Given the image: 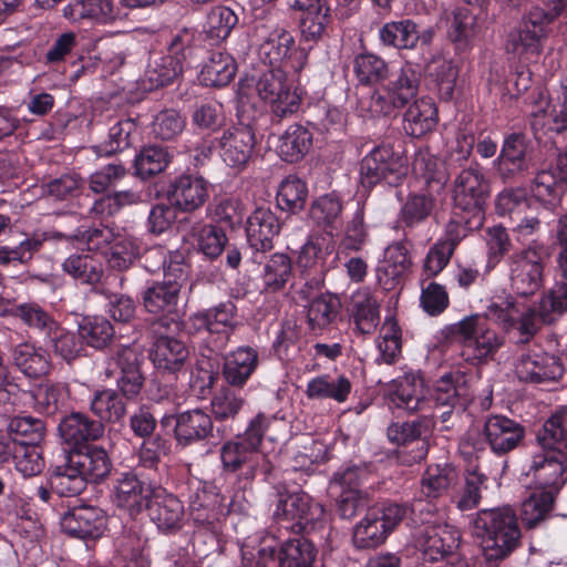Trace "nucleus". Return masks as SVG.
Wrapping results in <instances>:
<instances>
[{
	"instance_id": "nucleus-1",
	"label": "nucleus",
	"mask_w": 567,
	"mask_h": 567,
	"mask_svg": "<svg viewBox=\"0 0 567 567\" xmlns=\"http://www.w3.org/2000/svg\"><path fill=\"white\" fill-rule=\"evenodd\" d=\"M421 73L411 64L400 68L389 84L378 87L371 95L372 113L396 117L402 114L403 130L412 137H422L437 123V110L430 97H417Z\"/></svg>"
},
{
	"instance_id": "nucleus-2",
	"label": "nucleus",
	"mask_w": 567,
	"mask_h": 567,
	"mask_svg": "<svg viewBox=\"0 0 567 567\" xmlns=\"http://www.w3.org/2000/svg\"><path fill=\"white\" fill-rule=\"evenodd\" d=\"M269 426V420L257 414L243 434L226 441L220 450L223 470L227 473H238L241 480L251 482L258 475L267 480L272 465L267 456L259 452L264 435Z\"/></svg>"
},
{
	"instance_id": "nucleus-3",
	"label": "nucleus",
	"mask_w": 567,
	"mask_h": 567,
	"mask_svg": "<svg viewBox=\"0 0 567 567\" xmlns=\"http://www.w3.org/2000/svg\"><path fill=\"white\" fill-rule=\"evenodd\" d=\"M118 234L113 228L104 225L93 227H80L71 235L60 231L28 234L16 246H0V266L10 267L29 264L33 256L40 251L43 244L52 239H65L84 245L89 251H101L111 247Z\"/></svg>"
},
{
	"instance_id": "nucleus-4",
	"label": "nucleus",
	"mask_w": 567,
	"mask_h": 567,
	"mask_svg": "<svg viewBox=\"0 0 567 567\" xmlns=\"http://www.w3.org/2000/svg\"><path fill=\"white\" fill-rule=\"evenodd\" d=\"M474 534L481 539L486 561H499L519 544L520 529L511 507L481 509L474 519Z\"/></svg>"
},
{
	"instance_id": "nucleus-5",
	"label": "nucleus",
	"mask_w": 567,
	"mask_h": 567,
	"mask_svg": "<svg viewBox=\"0 0 567 567\" xmlns=\"http://www.w3.org/2000/svg\"><path fill=\"white\" fill-rule=\"evenodd\" d=\"M489 183L480 167L461 171L454 179V208L472 216L471 227H481L485 218V204L489 196Z\"/></svg>"
},
{
	"instance_id": "nucleus-6",
	"label": "nucleus",
	"mask_w": 567,
	"mask_h": 567,
	"mask_svg": "<svg viewBox=\"0 0 567 567\" xmlns=\"http://www.w3.org/2000/svg\"><path fill=\"white\" fill-rule=\"evenodd\" d=\"M567 311V284H556L549 289L537 306L518 309L515 329L520 334V342H528L544 324H551Z\"/></svg>"
},
{
	"instance_id": "nucleus-7",
	"label": "nucleus",
	"mask_w": 567,
	"mask_h": 567,
	"mask_svg": "<svg viewBox=\"0 0 567 567\" xmlns=\"http://www.w3.org/2000/svg\"><path fill=\"white\" fill-rule=\"evenodd\" d=\"M236 312L235 303L226 301L189 318L194 330L206 333L203 341L212 353H223L227 348L236 328Z\"/></svg>"
},
{
	"instance_id": "nucleus-8",
	"label": "nucleus",
	"mask_w": 567,
	"mask_h": 567,
	"mask_svg": "<svg viewBox=\"0 0 567 567\" xmlns=\"http://www.w3.org/2000/svg\"><path fill=\"white\" fill-rule=\"evenodd\" d=\"M406 161L390 144L374 147L360 164V181L363 187L371 188L384 182L396 186L406 175Z\"/></svg>"
},
{
	"instance_id": "nucleus-9",
	"label": "nucleus",
	"mask_w": 567,
	"mask_h": 567,
	"mask_svg": "<svg viewBox=\"0 0 567 567\" xmlns=\"http://www.w3.org/2000/svg\"><path fill=\"white\" fill-rule=\"evenodd\" d=\"M188 44L187 34H177L173 38L166 54H153L142 78L143 89L157 90L177 79L183 72L186 56L190 52Z\"/></svg>"
},
{
	"instance_id": "nucleus-10",
	"label": "nucleus",
	"mask_w": 567,
	"mask_h": 567,
	"mask_svg": "<svg viewBox=\"0 0 567 567\" xmlns=\"http://www.w3.org/2000/svg\"><path fill=\"white\" fill-rule=\"evenodd\" d=\"M408 509L395 503L372 507L353 529L354 545L359 548L379 546L406 516Z\"/></svg>"
},
{
	"instance_id": "nucleus-11",
	"label": "nucleus",
	"mask_w": 567,
	"mask_h": 567,
	"mask_svg": "<svg viewBox=\"0 0 567 567\" xmlns=\"http://www.w3.org/2000/svg\"><path fill=\"white\" fill-rule=\"evenodd\" d=\"M187 280V272L181 265H169L163 281H154L142 292V305L152 315L166 320L177 315L181 289Z\"/></svg>"
},
{
	"instance_id": "nucleus-12",
	"label": "nucleus",
	"mask_w": 567,
	"mask_h": 567,
	"mask_svg": "<svg viewBox=\"0 0 567 567\" xmlns=\"http://www.w3.org/2000/svg\"><path fill=\"white\" fill-rule=\"evenodd\" d=\"M13 392V396L8 402L0 403L7 412L16 408H24L40 414L54 415L64 406L68 398L66 385L50 380L38 383L29 390L20 389L17 383V391Z\"/></svg>"
},
{
	"instance_id": "nucleus-13",
	"label": "nucleus",
	"mask_w": 567,
	"mask_h": 567,
	"mask_svg": "<svg viewBox=\"0 0 567 567\" xmlns=\"http://www.w3.org/2000/svg\"><path fill=\"white\" fill-rule=\"evenodd\" d=\"M506 265L509 286L515 293L528 297L540 289L544 262L540 252L534 246L508 256Z\"/></svg>"
},
{
	"instance_id": "nucleus-14",
	"label": "nucleus",
	"mask_w": 567,
	"mask_h": 567,
	"mask_svg": "<svg viewBox=\"0 0 567 567\" xmlns=\"http://www.w3.org/2000/svg\"><path fill=\"white\" fill-rule=\"evenodd\" d=\"M482 442L473 443L477 451L487 444L491 451L503 456L519 447L525 439L526 431L519 422L502 414L488 415L481 430Z\"/></svg>"
},
{
	"instance_id": "nucleus-15",
	"label": "nucleus",
	"mask_w": 567,
	"mask_h": 567,
	"mask_svg": "<svg viewBox=\"0 0 567 567\" xmlns=\"http://www.w3.org/2000/svg\"><path fill=\"white\" fill-rule=\"evenodd\" d=\"M274 516L279 522H295L292 528L309 533L323 520L324 508L306 493L279 494Z\"/></svg>"
},
{
	"instance_id": "nucleus-16",
	"label": "nucleus",
	"mask_w": 567,
	"mask_h": 567,
	"mask_svg": "<svg viewBox=\"0 0 567 567\" xmlns=\"http://www.w3.org/2000/svg\"><path fill=\"white\" fill-rule=\"evenodd\" d=\"M260 99L272 105V112L280 117L293 113L299 104V96L292 91L287 72L280 66L265 71L256 82Z\"/></svg>"
},
{
	"instance_id": "nucleus-17",
	"label": "nucleus",
	"mask_w": 567,
	"mask_h": 567,
	"mask_svg": "<svg viewBox=\"0 0 567 567\" xmlns=\"http://www.w3.org/2000/svg\"><path fill=\"white\" fill-rule=\"evenodd\" d=\"M494 168L503 183L515 182L529 172L528 140L524 134L512 133L504 138Z\"/></svg>"
},
{
	"instance_id": "nucleus-18",
	"label": "nucleus",
	"mask_w": 567,
	"mask_h": 567,
	"mask_svg": "<svg viewBox=\"0 0 567 567\" xmlns=\"http://www.w3.org/2000/svg\"><path fill=\"white\" fill-rule=\"evenodd\" d=\"M255 145L256 136L252 128L248 125H238L226 130L216 140L214 147L218 150L227 166L241 169L251 159Z\"/></svg>"
},
{
	"instance_id": "nucleus-19",
	"label": "nucleus",
	"mask_w": 567,
	"mask_h": 567,
	"mask_svg": "<svg viewBox=\"0 0 567 567\" xmlns=\"http://www.w3.org/2000/svg\"><path fill=\"white\" fill-rule=\"evenodd\" d=\"M317 549L312 542L299 537L285 542L277 550L272 547H261L258 550L256 567H267L278 563L279 567H312Z\"/></svg>"
},
{
	"instance_id": "nucleus-20",
	"label": "nucleus",
	"mask_w": 567,
	"mask_h": 567,
	"mask_svg": "<svg viewBox=\"0 0 567 567\" xmlns=\"http://www.w3.org/2000/svg\"><path fill=\"white\" fill-rule=\"evenodd\" d=\"M435 426L433 415H421L412 421L391 423L386 430L389 441L396 445L416 443L412 461L421 462L429 452V437Z\"/></svg>"
},
{
	"instance_id": "nucleus-21",
	"label": "nucleus",
	"mask_w": 567,
	"mask_h": 567,
	"mask_svg": "<svg viewBox=\"0 0 567 567\" xmlns=\"http://www.w3.org/2000/svg\"><path fill=\"white\" fill-rule=\"evenodd\" d=\"M567 461L556 449H542L532 457L529 473L542 487V491L550 492L556 496L566 483L564 473Z\"/></svg>"
},
{
	"instance_id": "nucleus-22",
	"label": "nucleus",
	"mask_w": 567,
	"mask_h": 567,
	"mask_svg": "<svg viewBox=\"0 0 567 567\" xmlns=\"http://www.w3.org/2000/svg\"><path fill=\"white\" fill-rule=\"evenodd\" d=\"M388 400L390 409L408 413L423 411L427 405L424 381L419 373L409 372L391 382Z\"/></svg>"
},
{
	"instance_id": "nucleus-23",
	"label": "nucleus",
	"mask_w": 567,
	"mask_h": 567,
	"mask_svg": "<svg viewBox=\"0 0 567 567\" xmlns=\"http://www.w3.org/2000/svg\"><path fill=\"white\" fill-rule=\"evenodd\" d=\"M515 372L520 381L544 383L559 380L564 369L554 357L536 350H527L518 355Z\"/></svg>"
},
{
	"instance_id": "nucleus-24",
	"label": "nucleus",
	"mask_w": 567,
	"mask_h": 567,
	"mask_svg": "<svg viewBox=\"0 0 567 567\" xmlns=\"http://www.w3.org/2000/svg\"><path fill=\"white\" fill-rule=\"evenodd\" d=\"M63 14L73 22L93 20L109 23L127 18L128 11L120 0H73L64 8Z\"/></svg>"
},
{
	"instance_id": "nucleus-25",
	"label": "nucleus",
	"mask_w": 567,
	"mask_h": 567,
	"mask_svg": "<svg viewBox=\"0 0 567 567\" xmlns=\"http://www.w3.org/2000/svg\"><path fill=\"white\" fill-rule=\"evenodd\" d=\"M260 54L270 65L290 63L291 69L295 70L302 66L300 60L305 58L303 51L296 48L292 34L281 27H275L264 37Z\"/></svg>"
},
{
	"instance_id": "nucleus-26",
	"label": "nucleus",
	"mask_w": 567,
	"mask_h": 567,
	"mask_svg": "<svg viewBox=\"0 0 567 567\" xmlns=\"http://www.w3.org/2000/svg\"><path fill=\"white\" fill-rule=\"evenodd\" d=\"M106 518L102 509L81 506L64 514L61 519L62 530L76 538L96 539L105 529Z\"/></svg>"
},
{
	"instance_id": "nucleus-27",
	"label": "nucleus",
	"mask_w": 567,
	"mask_h": 567,
	"mask_svg": "<svg viewBox=\"0 0 567 567\" xmlns=\"http://www.w3.org/2000/svg\"><path fill=\"white\" fill-rule=\"evenodd\" d=\"M148 508L151 519L158 529L171 533L182 527L184 518L183 503L173 494L162 487L152 489L151 498L145 506Z\"/></svg>"
},
{
	"instance_id": "nucleus-28",
	"label": "nucleus",
	"mask_w": 567,
	"mask_h": 567,
	"mask_svg": "<svg viewBox=\"0 0 567 567\" xmlns=\"http://www.w3.org/2000/svg\"><path fill=\"white\" fill-rule=\"evenodd\" d=\"M167 198L179 210L194 212L207 200L208 183L200 176H178L171 183Z\"/></svg>"
},
{
	"instance_id": "nucleus-29",
	"label": "nucleus",
	"mask_w": 567,
	"mask_h": 567,
	"mask_svg": "<svg viewBox=\"0 0 567 567\" xmlns=\"http://www.w3.org/2000/svg\"><path fill=\"white\" fill-rule=\"evenodd\" d=\"M214 423L203 409H192L175 415L174 434L177 445L186 447L213 436Z\"/></svg>"
},
{
	"instance_id": "nucleus-30",
	"label": "nucleus",
	"mask_w": 567,
	"mask_h": 567,
	"mask_svg": "<svg viewBox=\"0 0 567 567\" xmlns=\"http://www.w3.org/2000/svg\"><path fill=\"white\" fill-rule=\"evenodd\" d=\"M104 425L82 412H72L61 419L58 432L62 441L79 449L90 441H96L104 434Z\"/></svg>"
},
{
	"instance_id": "nucleus-31",
	"label": "nucleus",
	"mask_w": 567,
	"mask_h": 567,
	"mask_svg": "<svg viewBox=\"0 0 567 567\" xmlns=\"http://www.w3.org/2000/svg\"><path fill=\"white\" fill-rule=\"evenodd\" d=\"M281 224L279 218L269 209L260 207L247 219L246 234L250 249L266 252L274 248V238L279 235Z\"/></svg>"
},
{
	"instance_id": "nucleus-32",
	"label": "nucleus",
	"mask_w": 567,
	"mask_h": 567,
	"mask_svg": "<svg viewBox=\"0 0 567 567\" xmlns=\"http://www.w3.org/2000/svg\"><path fill=\"white\" fill-rule=\"evenodd\" d=\"M329 257H332L331 262L334 261L337 255L329 251V248H321L319 245L308 241L306 243L298 258V265L306 275L305 288L301 293L306 299L310 298L308 289L319 288L323 282L324 274L328 271Z\"/></svg>"
},
{
	"instance_id": "nucleus-33",
	"label": "nucleus",
	"mask_w": 567,
	"mask_h": 567,
	"mask_svg": "<svg viewBox=\"0 0 567 567\" xmlns=\"http://www.w3.org/2000/svg\"><path fill=\"white\" fill-rule=\"evenodd\" d=\"M114 361L120 369L116 379L117 392L126 400L135 399L144 385L137 352L130 346L121 347L116 350Z\"/></svg>"
},
{
	"instance_id": "nucleus-34",
	"label": "nucleus",
	"mask_w": 567,
	"mask_h": 567,
	"mask_svg": "<svg viewBox=\"0 0 567 567\" xmlns=\"http://www.w3.org/2000/svg\"><path fill=\"white\" fill-rule=\"evenodd\" d=\"M259 364L258 351L249 346L238 347L225 354L221 374L233 388H244Z\"/></svg>"
},
{
	"instance_id": "nucleus-35",
	"label": "nucleus",
	"mask_w": 567,
	"mask_h": 567,
	"mask_svg": "<svg viewBox=\"0 0 567 567\" xmlns=\"http://www.w3.org/2000/svg\"><path fill=\"white\" fill-rule=\"evenodd\" d=\"M150 357L157 370L174 374L184 370L189 351L181 340L169 336H158L153 342Z\"/></svg>"
},
{
	"instance_id": "nucleus-36",
	"label": "nucleus",
	"mask_w": 567,
	"mask_h": 567,
	"mask_svg": "<svg viewBox=\"0 0 567 567\" xmlns=\"http://www.w3.org/2000/svg\"><path fill=\"white\" fill-rule=\"evenodd\" d=\"M68 452L73 458L72 464L79 467L86 483H100L112 471V461L105 449L101 446L84 445Z\"/></svg>"
},
{
	"instance_id": "nucleus-37",
	"label": "nucleus",
	"mask_w": 567,
	"mask_h": 567,
	"mask_svg": "<svg viewBox=\"0 0 567 567\" xmlns=\"http://www.w3.org/2000/svg\"><path fill=\"white\" fill-rule=\"evenodd\" d=\"M417 546L420 547L423 564L436 563L447 558V565H454L452 549L456 546V539L446 528L425 526L417 532Z\"/></svg>"
},
{
	"instance_id": "nucleus-38",
	"label": "nucleus",
	"mask_w": 567,
	"mask_h": 567,
	"mask_svg": "<svg viewBox=\"0 0 567 567\" xmlns=\"http://www.w3.org/2000/svg\"><path fill=\"white\" fill-rule=\"evenodd\" d=\"M152 489L132 472L120 473L114 484V499L118 507L131 514L140 513L147 505Z\"/></svg>"
},
{
	"instance_id": "nucleus-39",
	"label": "nucleus",
	"mask_w": 567,
	"mask_h": 567,
	"mask_svg": "<svg viewBox=\"0 0 567 567\" xmlns=\"http://www.w3.org/2000/svg\"><path fill=\"white\" fill-rule=\"evenodd\" d=\"M447 37L458 51L472 48L481 32L477 17L466 7H457L446 16Z\"/></svg>"
},
{
	"instance_id": "nucleus-40",
	"label": "nucleus",
	"mask_w": 567,
	"mask_h": 567,
	"mask_svg": "<svg viewBox=\"0 0 567 567\" xmlns=\"http://www.w3.org/2000/svg\"><path fill=\"white\" fill-rule=\"evenodd\" d=\"M411 266L405 241H396L388 246L384 259L377 269V276L384 290H392L400 282Z\"/></svg>"
},
{
	"instance_id": "nucleus-41",
	"label": "nucleus",
	"mask_w": 567,
	"mask_h": 567,
	"mask_svg": "<svg viewBox=\"0 0 567 567\" xmlns=\"http://www.w3.org/2000/svg\"><path fill=\"white\" fill-rule=\"evenodd\" d=\"M400 68L393 70L389 63L381 56L372 52L357 54L353 59V73L359 84L364 86H374L389 84Z\"/></svg>"
},
{
	"instance_id": "nucleus-42",
	"label": "nucleus",
	"mask_w": 567,
	"mask_h": 567,
	"mask_svg": "<svg viewBox=\"0 0 567 567\" xmlns=\"http://www.w3.org/2000/svg\"><path fill=\"white\" fill-rule=\"evenodd\" d=\"M12 364L28 378L45 377L51 371V360L47 351L30 342H20L11 349Z\"/></svg>"
},
{
	"instance_id": "nucleus-43",
	"label": "nucleus",
	"mask_w": 567,
	"mask_h": 567,
	"mask_svg": "<svg viewBox=\"0 0 567 567\" xmlns=\"http://www.w3.org/2000/svg\"><path fill=\"white\" fill-rule=\"evenodd\" d=\"M126 399L117 390L103 389L93 393L90 400V410L104 423H121L127 413Z\"/></svg>"
},
{
	"instance_id": "nucleus-44",
	"label": "nucleus",
	"mask_w": 567,
	"mask_h": 567,
	"mask_svg": "<svg viewBox=\"0 0 567 567\" xmlns=\"http://www.w3.org/2000/svg\"><path fill=\"white\" fill-rule=\"evenodd\" d=\"M530 193L534 200L546 212L555 214L561 206L565 184L550 172H539L533 179Z\"/></svg>"
},
{
	"instance_id": "nucleus-45",
	"label": "nucleus",
	"mask_w": 567,
	"mask_h": 567,
	"mask_svg": "<svg viewBox=\"0 0 567 567\" xmlns=\"http://www.w3.org/2000/svg\"><path fill=\"white\" fill-rule=\"evenodd\" d=\"M72 462V456L66 452L63 462L54 466L50 476L51 488L63 497L76 496L86 488V481Z\"/></svg>"
},
{
	"instance_id": "nucleus-46",
	"label": "nucleus",
	"mask_w": 567,
	"mask_h": 567,
	"mask_svg": "<svg viewBox=\"0 0 567 567\" xmlns=\"http://www.w3.org/2000/svg\"><path fill=\"white\" fill-rule=\"evenodd\" d=\"M352 385L344 375L336 378L323 374L311 379L306 389L307 398L310 400H334L338 403L347 401Z\"/></svg>"
},
{
	"instance_id": "nucleus-47",
	"label": "nucleus",
	"mask_w": 567,
	"mask_h": 567,
	"mask_svg": "<svg viewBox=\"0 0 567 567\" xmlns=\"http://www.w3.org/2000/svg\"><path fill=\"white\" fill-rule=\"evenodd\" d=\"M379 39L384 47L413 49L419 42L420 31L413 20L401 19L383 24L379 30Z\"/></svg>"
},
{
	"instance_id": "nucleus-48",
	"label": "nucleus",
	"mask_w": 567,
	"mask_h": 567,
	"mask_svg": "<svg viewBox=\"0 0 567 567\" xmlns=\"http://www.w3.org/2000/svg\"><path fill=\"white\" fill-rule=\"evenodd\" d=\"M236 74L234 58L226 52H212L199 73L206 86L221 87L230 83Z\"/></svg>"
},
{
	"instance_id": "nucleus-49",
	"label": "nucleus",
	"mask_w": 567,
	"mask_h": 567,
	"mask_svg": "<svg viewBox=\"0 0 567 567\" xmlns=\"http://www.w3.org/2000/svg\"><path fill=\"white\" fill-rule=\"evenodd\" d=\"M311 144L312 134L309 130L300 124H293L279 137L277 152L284 161L295 163L309 152Z\"/></svg>"
},
{
	"instance_id": "nucleus-50",
	"label": "nucleus",
	"mask_w": 567,
	"mask_h": 567,
	"mask_svg": "<svg viewBox=\"0 0 567 567\" xmlns=\"http://www.w3.org/2000/svg\"><path fill=\"white\" fill-rule=\"evenodd\" d=\"M530 124L535 131L546 127L557 134L567 132V78L560 82L556 102L547 112L535 114Z\"/></svg>"
},
{
	"instance_id": "nucleus-51",
	"label": "nucleus",
	"mask_w": 567,
	"mask_h": 567,
	"mask_svg": "<svg viewBox=\"0 0 567 567\" xmlns=\"http://www.w3.org/2000/svg\"><path fill=\"white\" fill-rule=\"evenodd\" d=\"M62 269L83 285L95 286L104 275L103 264L90 254H74L62 264Z\"/></svg>"
},
{
	"instance_id": "nucleus-52",
	"label": "nucleus",
	"mask_w": 567,
	"mask_h": 567,
	"mask_svg": "<svg viewBox=\"0 0 567 567\" xmlns=\"http://www.w3.org/2000/svg\"><path fill=\"white\" fill-rule=\"evenodd\" d=\"M351 319L361 334H371L375 330L380 320L379 303L370 292L360 291L353 296Z\"/></svg>"
},
{
	"instance_id": "nucleus-53",
	"label": "nucleus",
	"mask_w": 567,
	"mask_h": 567,
	"mask_svg": "<svg viewBox=\"0 0 567 567\" xmlns=\"http://www.w3.org/2000/svg\"><path fill=\"white\" fill-rule=\"evenodd\" d=\"M556 496L546 491H534L520 505L519 517L527 529L538 527L554 508Z\"/></svg>"
},
{
	"instance_id": "nucleus-54",
	"label": "nucleus",
	"mask_w": 567,
	"mask_h": 567,
	"mask_svg": "<svg viewBox=\"0 0 567 567\" xmlns=\"http://www.w3.org/2000/svg\"><path fill=\"white\" fill-rule=\"evenodd\" d=\"M293 275L291 258L282 252L271 255L261 275L264 291L275 293L285 289Z\"/></svg>"
},
{
	"instance_id": "nucleus-55",
	"label": "nucleus",
	"mask_w": 567,
	"mask_h": 567,
	"mask_svg": "<svg viewBox=\"0 0 567 567\" xmlns=\"http://www.w3.org/2000/svg\"><path fill=\"white\" fill-rule=\"evenodd\" d=\"M458 481V473L451 465L429 466L421 481V493L426 498L444 495Z\"/></svg>"
},
{
	"instance_id": "nucleus-56",
	"label": "nucleus",
	"mask_w": 567,
	"mask_h": 567,
	"mask_svg": "<svg viewBox=\"0 0 567 567\" xmlns=\"http://www.w3.org/2000/svg\"><path fill=\"white\" fill-rule=\"evenodd\" d=\"M7 430L14 441L24 446H39L47 433L45 422L31 415L10 419Z\"/></svg>"
},
{
	"instance_id": "nucleus-57",
	"label": "nucleus",
	"mask_w": 567,
	"mask_h": 567,
	"mask_svg": "<svg viewBox=\"0 0 567 567\" xmlns=\"http://www.w3.org/2000/svg\"><path fill=\"white\" fill-rule=\"evenodd\" d=\"M78 332L83 344L102 350L115 334L112 323L104 317H84L78 323Z\"/></svg>"
},
{
	"instance_id": "nucleus-58",
	"label": "nucleus",
	"mask_w": 567,
	"mask_h": 567,
	"mask_svg": "<svg viewBox=\"0 0 567 567\" xmlns=\"http://www.w3.org/2000/svg\"><path fill=\"white\" fill-rule=\"evenodd\" d=\"M47 344L55 357H59L68 364H71L81 357L84 351L80 334L69 331L60 324L47 337Z\"/></svg>"
},
{
	"instance_id": "nucleus-59",
	"label": "nucleus",
	"mask_w": 567,
	"mask_h": 567,
	"mask_svg": "<svg viewBox=\"0 0 567 567\" xmlns=\"http://www.w3.org/2000/svg\"><path fill=\"white\" fill-rule=\"evenodd\" d=\"M342 203L334 194H327L317 198L310 208L312 220L323 227L330 235L339 229Z\"/></svg>"
},
{
	"instance_id": "nucleus-60",
	"label": "nucleus",
	"mask_w": 567,
	"mask_h": 567,
	"mask_svg": "<svg viewBox=\"0 0 567 567\" xmlns=\"http://www.w3.org/2000/svg\"><path fill=\"white\" fill-rule=\"evenodd\" d=\"M537 441L542 449L560 451L567 446V406H560L550 415L538 433Z\"/></svg>"
},
{
	"instance_id": "nucleus-61",
	"label": "nucleus",
	"mask_w": 567,
	"mask_h": 567,
	"mask_svg": "<svg viewBox=\"0 0 567 567\" xmlns=\"http://www.w3.org/2000/svg\"><path fill=\"white\" fill-rule=\"evenodd\" d=\"M168 152L157 145L143 147L134 158V169L136 177L141 179L151 178L162 173L169 163Z\"/></svg>"
},
{
	"instance_id": "nucleus-62",
	"label": "nucleus",
	"mask_w": 567,
	"mask_h": 567,
	"mask_svg": "<svg viewBox=\"0 0 567 567\" xmlns=\"http://www.w3.org/2000/svg\"><path fill=\"white\" fill-rule=\"evenodd\" d=\"M433 207L434 200L429 195L413 194L408 197L399 214V220L405 236L408 235V229L411 230L427 219Z\"/></svg>"
},
{
	"instance_id": "nucleus-63",
	"label": "nucleus",
	"mask_w": 567,
	"mask_h": 567,
	"mask_svg": "<svg viewBox=\"0 0 567 567\" xmlns=\"http://www.w3.org/2000/svg\"><path fill=\"white\" fill-rule=\"evenodd\" d=\"M135 131L134 120L127 117L116 121L109 130L107 140L94 147L95 153L100 156H111L128 148Z\"/></svg>"
},
{
	"instance_id": "nucleus-64",
	"label": "nucleus",
	"mask_w": 567,
	"mask_h": 567,
	"mask_svg": "<svg viewBox=\"0 0 567 567\" xmlns=\"http://www.w3.org/2000/svg\"><path fill=\"white\" fill-rule=\"evenodd\" d=\"M308 197L306 183L297 176L285 178L277 192V206L285 212L296 214L305 208Z\"/></svg>"
}]
</instances>
